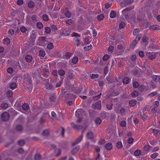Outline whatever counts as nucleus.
<instances>
[{
	"label": "nucleus",
	"instance_id": "17",
	"mask_svg": "<svg viewBox=\"0 0 160 160\" xmlns=\"http://www.w3.org/2000/svg\"><path fill=\"white\" fill-rule=\"evenodd\" d=\"M9 86L10 88L12 90L15 89L17 87V84L15 82H11Z\"/></svg>",
	"mask_w": 160,
	"mask_h": 160
},
{
	"label": "nucleus",
	"instance_id": "28",
	"mask_svg": "<svg viewBox=\"0 0 160 160\" xmlns=\"http://www.w3.org/2000/svg\"><path fill=\"white\" fill-rule=\"evenodd\" d=\"M94 122L96 124H100L102 122V120L100 118H97L95 119Z\"/></svg>",
	"mask_w": 160,
	"mask_h": 160
},
{
	"label": "nucleus",
	"instance_id": "58",
	"mask_svg": "<svg viewBox=\"0 0 160 160\" xmlns=\"http://www.w3.org/2000/svg\"><path fill=\"white\" fill-rule=\"evenodd\" d=\"M92 48V45H90L88 46L84 47V49L85 50L87 51L91 49Z\"/></svg>",
	"mask_w": 160,
	"mask_h": 160
},
{
	"label": "nucleus",
	"instance_id": "7",
	"mask_svg": "<svg viewBox=\"0 0 160 160\" xmlns=\"http://www.w3.org/2000/svg\"><path fill=\"white\" fill-rule=\"evenodd\" d=\"M83 112V110L81 109H78L76 112V116L79 118L81 116L82 112Z\"/></svg>",
	"mask_w": 160,
	"mask_h": 160
},
{
	"label": "nucleus",
	"instance_id": "52",
	"mask_svg": "<svg viewBox=\"0 0 160 160\" xmlns=\"http://www.w3.org/2000/svg\"><path fill=\"white\" fill-rule=\"evenodd\" d=\"M72 55V53L69 52H66L65 54V58L67 59L69 58Z\"/></svg>",
	"mask_w": 160,
	"mask_h": 160
},
{
	"label": "nucleus",
	"instance_id": "41",
	"mask_svg": "<svg viewBox=\"0 0 160 160\" xmlns=\"http://www.w3.org/2000/svg\"><path fill=\"white\" fill-rule=\"evenodd\" d=\"M116 147L118 148H121L122 147V145L121 142H118L116 143Z\"/></svg>",
	"mask_w": 160,
	"mask_h": 160
},
{
	"label": "nucleus",
	"instance_id": "62",
	"mask_svg": "<svg viewBox=\"0 0 160 160\" xmlns=\"http://www.w3.org/2000/svg\"><path fill=\"white\" fill-rule=\"evenodd\" d=\"M20 30L22 32H25L27 31V29L24 26H22L21 27Z\"/></svg>",
	"mask_w": 160,
	"mask_h": 160
},
{
	"label": "nucleus",
	"instance_id": "9",
	"mask_svg": "<svg viewBox=\"0 0 160 160\" xmlns=\"http://www.w3.org/2000/svg\"><path fill=\"white\" fill-rule=\"evenodd\" d=\"M149 28L153 30H160V26L157 25H153L150 27Z\"/></svg>",
	"mask_w": 160,
	"mask_h": 160
},
{
	"label": "nucleus",
	"instance_id": "15",
	"mask_svg": "<svg viewBox=\"0 0 160 160\" xmlns=\"http://www.w3.org/2000/svg\"><path fill=\"white\" fill-rule=\"evenodd\" d=\"M137 103V101L134 99L130 100L129 102V104L130 106L134 107L135 106Z\"/></svg>",
	"mask_w": 160,
	"mask_h": 160
},
{
	"label": "nucleus",
	"instance_id": "63",
	"mask_svg": "<svg viewBox=\"0 0 160 160\" xmlns=\"http://www.w3.org/2000/svg\"><path fill=\"white\" fill-rule=\"evenodd\" d=\"M125 23L124 22H122L119 25V28H122L125 26Z\"/></svg>",
	"mask_w": 160,
	"mask_h": 160
},
{
	"label": "nucleus",
	"instance_id": "13",
	"mask_svg": "<svg viewBox=\"0 0 160 160\" xmlns=\"http://www.w3.org/2000/svg\"><path fill=\"white\" fill-rule=\"evenodd\" d=\"M112 147V145L111 142H108L105 146L106 149L108 150H111Z\"/></svg>",
	"mask_w": 160,
	"mask_h": 160
},
{
	"label": "nucleus",
	"instance_id": "31",
	"mask_svg": "<svg viewBox=\"0 0 160 160\" xmlns=\"http://www.w3.org/2000/svg\"><path fill=\"white\" fill-rule=\"evenodd\" d=\"M58 73L59 75L61 76H64L65 73V71L62 69L59 70L58 71Z\"/></svg>",
	"mask_w": 160,
	"mask_h": 160
},
{
	"label": "nucleus",
	"instance_id": "23",
	"mask_svg": "<svg viewBox=\"0 0 160 160\" xmlns=\"http://www.w3.org/2000/svg\"><path fill=\"white\" fill-rule=\"evenodd\" d=\"M139 93L138 91H134L132 92L131 93V95L132 97L133 98H135L138 95Z\"/></svg>",
	"mask_w": 160,
	"mask_h": 160
},
{
	"label": "nucleus",
	"instance_id": "60",
	"mask_svg": "<svg viewBox=\"0 0 160 160\" xmlns=\"http://www.w3.org/2000/svg\"><path fill=\"white\" fill-rule=\"evenodd\" d=\"M158 93L157 92H153L148 95V96L150 98H152L155 95H156Z\"/></svg>",
	"mask_w": 160,
	"mask_h": 160
},
{
	"label": "nucleus",
	"instance_id": "22",
	"mask_svg": "<svg viewBox=\"0 0 160 160\" xmlns=\"http://www.w3.org/2000/svg\"><path fill=\"white\" fill-rule=\"evenodd\" d=\"M34 158L35 160H41L42 159V156L40 154L37 153L35 155Z\"/></svg>",
	"mask_w": 160,
	"mask_h": 160
},
{
	"label": "nucleus",
	"instance_id": "47",
	"mask_svg": "<svg viewBox=\"0 0 160 160\" xmlns=\"http://www.w3.org/2000/svg\"><path fill=\"white\" fill-rule=\"evenodd\" d=\"M49 130L48 129H46L43 132L42 134L44 136H47L49 135Z\"/></svg>",
	"mask_w": 160,
	"mask_h": 160
},
{
	"label": "nucleus",
	"instance_id": "26",
	"mask_svg": "<svg viewBox=\"0 0 160 160\" xmlns=\"http://www.w3.org/2000/svg\"><path fill=\"white\" fill-rule=\"evenodd\" d=\"M56 100V97L54 95H52L49 97V100L51 102H54Z\"/></svg>",
	"mask_w": 160,
	"mask_h": 160
},
{
	"label": "nucleus",
	"instance_id": "36",
	"mask_svg": "<svg viewBox=\"0 0 160 160\" xmlns=\"http://www.w3.org/2000/svg\"><path fill=\"white\" fill-rule=\"evenodd\" d=\"M110 17L111 18H113L116 17V12L114 11H112L110 12Z\"/></svg>",
	"mask_w": 160,
	"mask_h": 160
},
{
	"label": "nucleus",
	"instance_id": "12",
	"mask_svg": "<svg viewBox=\"0 0 160 160\" xmlns=\"http://www.w3.org/2000/svg\"><path fill=\"white\" fill-rule=\"evenodd\" d=\"M112 78L110 76H107L106 79V83H107L108 84L112 83L113 81L112 80Z\"/></svg>",
	"mask_w": 160,
	"mask_h": 160
},
{
	"label": "nucleus",
	"instance_id": "45",
	"mask_svg": "<svg viewBox=\"0 0 160 160\" xmlns=\"http://www.w3.org/2000/svg\"><path fill=\"white\" fill-rule=\"evenodd\" d=\"M13 95V92L11 90H8L7 92V96L8 97H11Z\"/></svg>",
	"mask_w": 160,
	"mask_h": 160
},
{
	"label": "nucleus",
	"instance_id": "1",
	"mask_svg": "<svg viewBox=\"0 0 160 160\" xmlns=\"http://www.w3.org/2000/svg\"><path fill=\"white\" fill-rule=\"evenodd\" d=\"M93 108L94 109L100 110L101 108V101L99 100L92 105Z\"/></svg>",
	"mask_w": 160,
	"mask_h": 160
},
{
	"label": "nucleus",
	"instance_id": "2",
	"mask_svg": "<svg viewBox=\"0 0 160 160\" xmlns=\"http://www.w3.org/2000/svg\"><path fill=\"white\" fill-rule=\"evenodd\" d=\"M134 2V0H124L121 3L122 7H124L128 5H131Z\"/></svg>",
	"mask_w": 160,
	"mask_h": 160
},
{
	"label": "nucleus",
	"instance_id": "64",
	"mask_svg": "<svg viewBox=\"0 0 160 160\" xmlns=\"http://www.w3.org/2000/svg\"><path fill=\"white\" fill-rule=\"evenodd\" d=\"M139 85V83L137 82H135L133 83V87L134 88H137Z\"/></svg>",
	"mask_w": 160,
	"mask_h": 160
},
{
	"label": "nucleus",
	"instance_id": "8",
	"mask_svg": "<svg viewBox=\"0 0 160 160\" xmlns=\"http://www.w3.org/2000/svg\"><path fill=\"white\" fill-rule=\"evenodd\" d=\"M86 136L88 139H92L94 138V134L92 131H90L87 133Z\"/></svg>",
	"mask_w": 160,
	"mask_h": 160
},
{
	"label": "nucleus",
	"instance_id": "32",
	"mask_svg": "<svg viewBox=\"0 0 160 160\" xmlns=\"http://www.w3.org/2000/svg\"><path fill=\"white\" fill-rule=\"evenodd\" d=\"M38 18L36 15H33L31 17V20L34 22H36L38 21Z\"/></svg>",
	"mask_w": 160,
	"mask_h": 160
},
{
	"label": "nucleus",
	"instance_id": "5",
	"mask_svg": "<svg viewBox=\"0 0 160 160\" xmlns=\"http://www.w3.org/2000/svg\"><path fill=\"white\" fill-rule=\"evenodd\" d=\"M83 135L80 136L74 142L72 143V145L73 146L79 143L82 140Z\"/></svg>",
	"mask_w": 160,
	"mask_h": 160
},
{
	"label": "nucleus",
	"instance_id": "42",
	"mask_svg": "<svg viewBox=\"0 0 160 160\" xmlns=\"http://www.w3.org/2000/svg\"><path fill=\"white\" fill-rule=\"evenodd\" d=\"M43 19L44 21L47 22L49 20V18L47 15L46 14H43L42 16Z\"/></svg>",
	"mask_w": 160,
	"mask_h": 160
},
{
	"label": "nucleus",
	"instance_id": "56",
	"mask_svg": "<svg viewBox=\"0 0 160 160\" xmlns=\"http://www.w3.org/2000/svg\"><path fill=\"white\" fill-rule=\"evenodd\" d=\"M109 58V56L108 54H105L103 57V59L104 61H107Z\"/></svg>",
	"mask_w": 160,
	"mask_h": 160
},
{
	"label": "nucleus",
	"instance_id": "50",
	"mask_svg": "<svg viewBox=\"0 0 160 160\" xmlns=\"http://www.w3.org/2000/svg\"><path fill=\"white\" fill-rule=\"evenodd\" d=\"M150 150V146L149 145H146L144 148V150L146 152H148Z\"/></svg>",
	"mask_w": 160,
	"mask_h": 160
},
{
	"label": "nucleus",
	"instance_id": "20",
	"mask_svg": "<svg viewBox=\"0 0 160 160\" xmlns=\"http://www.w3.org/2000/svg\"><path fill=\"white\" fill-rule=\"evenodd\" d=\"M79 146H77L75 147V148H73L71 151V152L72 154H74L75 153L77 152L79 150Z\"/></svg>",
	"mask_w": 160,
	"mask_h": 160
},
{
	"label": "nucleus",
	"instance_id": "57",
	"mask_svg": "<svg viewBox=\"0 0 160 160\" xmlns=\"http://www.w3.org/2000/svg\"><path fill=\"white\" fill-rule=\"evenodd\" d=\"M95 94V92L92 88H90L88 94L90 96H92Z\"/></svg>",
	"mask_w": 160,
	"mask_h": 160
},
{
	"label": "nucleus",
	"instance_id": "11",
	"mask_svg": "<svg viewBox=\"0 0 160 160\" xmlns=\"http://www.w3.org/2000/svg\"><path fill=\"white\" fill-rule=\"evenodd\" d=\"M68 77L69 79H72V78L74 76L72 70L71 69L68 70Z\"/></svg>",
	"mask_w": 160,
	"mask_h": 160
},
{
	"label": "nucleus",
	"instance_id": "49",
	"mask_svg": "<svg viewBox=\"0 0 160 160\" xmlns=\"http://www.w3.org/2000/svg\"><path fill=\"white\" fill-rule=\"evenodd\" d=\"M141 153V151L139 149L137 150L134 152V155L136 156H139Z\"/></svg>",
	"mask_w": 160,
	"mask_h": 160
},
{
	"label": "nucleus",
	"instance_id": "14",
	"mask_svg": "<svg viewBox=\"0 0 160 160\" xmlns=\"http://www.w3.org/2000/svg\"><path fill=\"white\" fill-rule=\"evenodd\" d=\"M130 79L127 77H124L122 79V82L124 84H128L129 82Z\"/></svg>",
	"mask_w": 160,
	"mask_h": 160
},
{
	"label": "nucleus",
	"instance_id": "27",
	"mask_svg": "<svg viewBox=\"0 0 160 160\" xmlns=\"http://www.w3.org/2000/svg\"><path fill=\"white\" fill-rule=\"evenodd\" d=\"M45 54V51L43 50H40L39 51L38 55L41 57H43Z\"/></svg>",
	"mask_w": 160,
	"mask_h": 160
},
{
	"label": "nucleus",
	"instance_id": "44",
	"mask_svg": "<svg viewBox=\"0 0 160 160\" xmlns=\"http://www.w3.org/2000/svg\"><path fill=\"white\" fill-rule=\"evenodd\" d=\"M142 40L143 42L145 43V44H147V41L148 40V37L146 36L143 37L142 38Z\"/></svg>",
	"mask_w": 160,
	"mask_h": 160
},
{
	"label": "nucleus",
	"instance_id": "39",
	"mask_svg": "<svg viewBox=\"0 0 160 160\" xmlns=\"http://www.w3.org/2000/svg\"><path fill=\"white\" fill-rule=\"evenodd\" d=\"M28 6L29 8H32L34 6V3L32 1H29L28 3Z\"/></svg>",
	"mask_w": 160,
	"mask_h": 160
},
{
	"label": "nucleus",
	"instance_id": "33",
	"mask_svg": "<svg viewBox=\"0 0 160 160\" xmlns=\"http://www.w3.org/2000/svg\"><path fill=\"white\" fill-rule=\"evenodd\" d=\"M17 151L19 154H23L25 153V152L22 148H19L17 150Z\"/></svg>",
	"mask_w": 160,
	"mask_h": 160
},
{
	"label": "nucleus",
	"instance_id": "18",
	"mask_svg": "<svg viewBox=\"0 0 160 160\" xmlns=\"http://www.w3.org/2000/svg\"><path fill=\"white\" fill-rule=\"evenodd\" d=\"M25 59L27 62H29L31 61L32 59V56L28 55L26 56Z\"/></svg>",
	"mask_w": 160,
	"mask_h": 160
},
{
	"label": "nucleus",
	"instance_id": "35",
	"mask_svg": "<svg viewBox=\"0 0 160 160\" xmlns=\"http://www.w3.org/2000/svg\"><path fill=\"white\" fill-rule=\"evenodd\" d=\"M16 129L17 131L21 132L22 130V127L21 125H18L16 126Z\"/></svg>",
	"mask_w": 160,
	"mask_h": 160
},
{
	"label": "nucleus",
	"instance_id": "38",
	"mask_svg": "<svg viewBox=\"0 0 160 160\" xmlns=\"http://www.w3.org/2000/svg\"><path fill=\"white\" fill-rule=\"evenodd\" d=\"M132 74L136 77H139L140 76V74L136 70H134L132 71Z\"/></svg>",
	"mask_w": 160,
	"mask_h": 160
},
{
	"label": "nucleus",
	"instance_id": "4",
	"mask_svg": "<svg viewBox=\"0 0 160 160\" xmlns=\"http://www.w3.org/2000/svg\"><path fill=\"white\" fill-rule=\"evenodd\" d=\"M72 128L76 130H79L82 128V125H78L75 124L73 122H72L71 124Z\"/></svg>",
	"mask_w": 160,
	"mask_h": 160
},
{
	"label": "nucleus",
	"instance_id": "51",
	"mask_svg": "<svg viewBox=\"0 0 160 160\" xmlns=\"http://www.w3.org/2000/svg\"><path fill=\"white\" fill-rule=\"evenodd\" d=\"M18 143L19 145L22 146L25 144V142L23 140H21L18 141Z\"/></svg>",
	"mask_w": 160,
	"mask_h": 160
},
{
	"label": "nucleus",
	"instance_id": "43",
	"mask_svg": "<svg viewBox=\"0 0 160 160\" xmlns=\"http://www.w3.org/2000/svg\"><path fill=\"white\" fill-rule=\"evenodd\" d=\"M104 18V15L103 14H101L97 16V19L98 20H102Z\"/></svg>",
	"mask_w": 160,
	"mask_h": 160
},
{
	"label": "nucleus",
	"instance_id": "40",
	"mask_svg": "<svg viewBox=\"0 0 160 160\" xmlns=\"http://www.w3.org/2000/svg\"><path fill=\"white\" fill-rule=\"evenodd\" d=\"M78 61V58L77 57H74L72 59V62L74 64L77 63Z\"/></svg>",
	"mask_w": 160,
	"mask_h": 160
},
{
	"label": "nucleus",
	"instance_id": "55",
	"mask_svg": "<svg viewBox=\"0 0 160 160\" xmlns=\"http://www.w3.org/2000/svg\"><path fill=\"white\" fill-rule=\"evenodd\" d=\"M45 32L47 34L49 33L50 32L51 28L49 27H46L45 28Z\"/></svg>",
	"mask_w": 160,
	"mask_h": 160
},
{
	"label": "nucleus",
	"instance_id": "16",
	"mask_svg": "<svg viewBox=\"0 0 160 160\" xmlns=\"http://www.w3.org/2000/svg\"><path fill=\"white\" fill-rule=\"evenodd\" d=\"M64 13L66 17L68 18L70 17L72 15L71 13L67 9L65 10Z\"/></svg>",
	"mask_w": 160,
	"mask_h": 160
},
{
	"label": "nucleus",
	"instance_id": "3",
	"mask_svg": "<svg viewBox=\"0 0 160 160\" xmlns=\"http://www.w3.org/2000/svg\"><path fill=\"white\" fill-rule=\"evenodd\" d=\"M1 118L2 121H6L9 120V115L8 112H4L2 114Z\"/></svg>",
	"mask_w": 160,
	"mask_h": 160
},
{
	"label": "nucleus",
	"instance_id": "6",
	"mask_svg": "<svg viewBox=\"0 0 160 160\" xmlns=\"http://www.w3.org/2000/svg\"><path fill=\"white\" fill-rule=\"evenodd\" d=\"M45 86L46 89L48 90H53L54 89V88L53 86L49 83H46L45 85Z\"/></svg>",
	"mask_w": 160,
	"mask_h": 160
},
{
	"label": "nucleus",
	"instance_id": "19",
	"mask_svg": "<svg viewBox=\"0 0 160 160\" xmlns=\"http://www.w3.org/2000/svg\"><path fill=\"white\" fill-rule=\"evenodd\" d=\"M3 41V43L7 45L10 43V39L8 38H4Z\"/></svg>",
	"mask_w": 160,
	"mask_h": 160
},
{
	"label": "nucleus",
	"instance_id": "10",
	"mask_svg": "<svg viewBox=\"0 0 160 160\" xmlns=\"http://www.w3.org/2000/svg\"><path fill=\"white\" fill-rule=\"evenodd\" d=\"M152 78L153 81L156 82H158L160 80V76H159L152 75Z\"/></svg>",
	"mask_w": 160,
	"mask_h": 160
},
{
	"label": "nucleus",
	"instance_id": "53",
	"mask_svg": "<svg viewBox=\"0 0 160 160\" xmlns=\"http://www.w3.org/2000/svg\"><path fill=\"white\" fill-rule=\"evenodd\" d=\"M51 30L52 31L55 32L57 30V28L55 25H52L51 26Z\"/></svg>",
	"mask_w": 160,
	"mask_h": 160
},
{
	"label": "nucleus",
	"instance_id": "37",
	"mask_svg": "<svg viewBox=\"0 0 160 160\" xmlns=\"http://www.w3.org/2000/svg\"><path fill=\"white\" fill-rule=\"evenodd\" d=\"M36 26L37 28L39 29H41L43 28V24L40 22H38L37 23Z\"/></svg>",
	"mask_w": 160,
	"mask_h": 160
},
{
	"label": "nucleus",
	"instance_id": "24",
	"mask_svg": "<svg viewBox=\"0 0 160 160\" xmlns=\"http://www.w3.org/2000/svg\"><path fill=\"white\" fill-rule=\"evenodd\" d=\"M149 57L151 60H153L155 58L156 56L154 52L149 53Z\"/></svg>",
	"mask_w": 160,
	"mask_h": 160
},
{
	"label": "nucleus",
	"instance_id": "21",
	"mask_svg": "<svg viewBox=\"0 0 160 160\" xmlns=\"http://www.w3.org/2000/svg\"><path fill=\"white\" fill-rule=\"evenodd\" d=\"M134 8V6H132L129 8H126L125 9L122 10V12L123 13H124L125 12L129 11Z\"/></svg>",
	"mask_w": 160,
	"mask_h": 160
},
{
	"label": "nucleus",
	"instance_id": "61",
	"mask_svg": "<svg viewBox=\"0 0 160 160\" xmlns=\"http://www.w3.org/2000/svg\"><path fill=\"white\" fill-rule=\"evenodd\" d=\"M112 103L110 104H107V108L108 110H111L112 108Z\"/></svg>",
	"mask_w": 160,
	"mask_h": 160
},
{
	"label": "nucleus",
	"instance_id": "54",
	"mask_svg": "<svg viewBox=\"0 0 160 160\" xmlns=\"http://www.w3.org/2000/svg\"><path fill=\"white\" fill-rule=\"evenodd\" d=\"M48 74L49 72L48 70L45 69L43 71L42 74L43 75L47 76L48 75Z\"/></svg>",
	"mask_w": 160,
	"mask_h": 160
},
{
	"label": "nucleus",
	"instance_id": "30",
	"mask_svg": "<svg viewBox=\"0 0 160 160\" xmlns=\"http://www.w3.org/2000/svg\"><path fill=\"white\" fill-rule=\"evenodd\" d=\"M1 107L3 109L5 110L8 107V105L6 103H3L1 104Z\"/></svg>",
	"mask_w": 160,
	"mask_h": 160
},
{
	"label": "nucleus",
	"instance_id": "25",
	"mask_svg": "<svg viewBox=\"0 0 160 160\" xmlns=\"http://www.w3.org/2000/svg\"><path fill=\"white\" fill-rule=\"evenodd\" d=\"M138 42V41L136 39H135L134 40H133L130 46V48H133L136 45L137 43Z\"/></svg>",
	"mask_w": 160,
	"mask_h": 160
},
{
	"label": "nucleus",
	"instance_id": "48",
	"mask_svg": "<svg viewBox=\"0 0 160 160\" xmlns=\"http://www.w3.org/2000/svg\"><path fill=\"white\" fill-rule=\"evenodd\" d=\"M74 40L77 43V46H78L80 44V39L78 38H74Z\"/></svg>",
	"mask_w": 160,
	"mask_h": 160
},
{
	"label": "nucleus",
	"instance_id": "59",
	"mask_svg": "<svg viewBox=\"0 0 160 160\" xmlns=\"http://www.w3.org/2000/svg\"><path fill=\"white\" fill-rule=\"evenodd\" d=\"M158 153L157 152H155L153 154H151L150 156V157L152 158H156L158 155Z\"/></svg>",
	"mask_w": 160,
	"mask_h": 160
},
{
	"label": "nucleus",
	"instance_id": "29",
	"mask_svg": "<svg viewBox=\"0 0 160 160\" xmlns=\"http://www.w3.org/2000/svg\"><path fill=\"white\" fill-rule=\"evenodd\" d=\"M152 133L154 135H158L160 134V131L158 129H153Z\"/></svg>",
	"mask_w": 160,
	"mask_h": 160
},
{
	"label": "nucleus",
	"instance_id": "46",
	"mask_svg": "<svg viewBox=\"0 0 160 160\" xmlns=\"http://www.w3.org/2000/svg\"><path fill=\"white\" fill-rule=\"evenodd\" d=\"M54 47L52 43L50 42L47 45V48L49 49H51L53 48Z\"/></svg>",
	"mask_w": 160,
	"mask_h": 160
},
{
	"label": "nucleus",
	"instance_id": "34",
	"mask_svg": "<svg viewBox=\"0 0 160 160\" xmlns=\"http://www.w3.org/2000/svg\"><path fill=\"white\" fill-rule=\"evenodd\" d=\"M29 107V105L27 103H24L22 106V109L25 111H27Z\"/></svg>",
	"mask_w": 160,
	"mask_h": 160
}]
</instances>
